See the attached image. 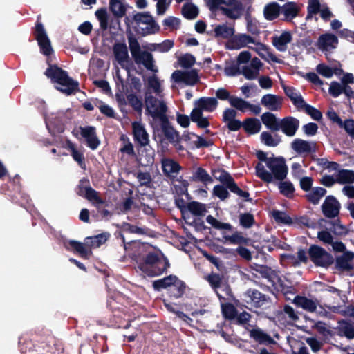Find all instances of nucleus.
Listing matches in <instances>:
<instances>
[{
	"label": "nucleus",
	"instance_id": "50",
	"mask_svg": "<svg viewBox=\"0 0 354 354\" xmlns=\"http://www.w3.org/2000/svg\"><path fill=\"white\" fill-rule=\"evenodd\" d=\"M173 279H174V275L170 274L162 279L155 280L153 281L152 286L156 291H160L162 289H167V292L169 285L171 284Z\"/></svg>",
	"mask_w": 354,
	"mask_h": 354
},
{
	"label": "nucleus",
	"instance_id": "15",
	"mask_svg": "<svg viewBox=\"0 0 354 354\" xmlns=\"http://www.w3.org/2000/svg\"><path fill=\"white\" fill-rule=\"evenodd\" d=\"M299 127V120L292 116H287L280 120L279 130L287 136L295 135Z\"/></svg>",
	"mask_w": 354,
	"mask_h": 354
},
{
	"label": "nucleus",
	"instance_id": "20",
	"mask_svg": "<svg viewBox=\"0 0 354 354\" xmlns=\"http://www.w3.org/2000/svg\"><path fill=\"white\" fill-rule=\"evenodd\" d=\"M132 128L134 140L141 147L148 145L149 142V134L145 127L140 123L135 122L132 124Z\"/></svg>",
	"mask_w": 354,
	"mask_h": 354
},
{
	"label": "nucleus",
	"instance_id": "56",
	"mask_svg": "<svg viewBox=\"0 0 354 354\" xmlns=\"http://www.w3.org/2000/svg\"><path fill=\"white\" fill-rule=\"evenodd\" d=\"M223 279V275L214 272L210 273L205 277V279L209 283L212 288L216 292V290L221 286Z\"/></svg>",
	"mask_w": 354,
	"mask_h": 354
},
{
	"label": "nucleus",
	"instance_id": "4",
	"mask_svg": "<svg viewBox=\"0 0 354 354\" xmlns=\"http://www.w3.org/2000/svg\"><path fill=\"white\" fill-rule=\"evenodd\" d=\"M170 264L166 257L160 258L155 252H149L140 263L138 268L147 276L156 277L167 271Z\"/></svg>",
	"mask_w": 354,
	"mask_h": 354
},
{
	"label": "nucleus",
	"instance_id": "13",
	"mask_svg": "<svg viewBox=\"0 0 354 354\" xmlns=\"http://www.w3.org/2000/svg\"><path fill=\"white\" fill-rule=\"evenodd\" d=\"M341 205L337 198L332 196H327L322 205L324 215L328 218H333L338 216Z\"/></svg>",
	"mask_w": 354,
	"mask_h": 354
},
{
	"label": "nucleus",
	"instance_id": "34",
	"mask_svg": "<svg viewBox=\"0 0 354 354\" xmlns=\"http://www.w3.org/2000/svg\"><path fill=\"white\" fill-rule=\"evenodd\" d=\"M234 34V28L225 24L217 25L214 29V36L217 39H227Z\"/></svg>",
	"mask_w": 354,
	"mask_h": 354
},
{
	"label": "nucleus",
	"instance_id": "37",
	"mask_svg": "<svg viewBox=\"0 0 354 354\" xmlns=\"http://www.w3.org/2000/svg\"><path fill=\"white\" fill-rule=\"evenodd\" d=\"M110 236L108 232L101 233L93 236L86 237L85 239V245L88 248H97L104 243Z\"/></svg>",
	"mask_w": 354,
	"mask_h": 354
},
{
	"label": "nucleus",
	"instance_id": "47",
	"mask_svg": "<svg viewBox=\"0 0 354 354\" xmlns=\"http://www.w3.org/2000/svg\"><path fill=\"white\" fill-rule=\"evenodd\" d=\"M339 184H351L354 182V171L348 169H340L336 175Z\"/></svg>",
	"mask_w": 354,
	"mask_h": 354
},
{
	"label": "nucleus",
	"instance_id": "9",
	"mask_svg": "<svg viewBox=\"0 0 354 354\" xmlns=\"http://www.w3.org/2000/svg\"><path fill=\"white\" fill-rule=\"evenodd\" d=\"M133 20L137 26H140V24L147 25V27L140 28V33L142 36L155 34L160 31L159 25L149 12H136L133 16Z\"/></svg>",
	"mask_w": 354,
	"mask_h": 354
},
{
	"label": "nucleus",
	"instance_id": "2",
	"mask_svg": "<svg viewBox=\"0 0 354 354\" xmlns=\"http://www.w3.org/2000/svg\"><path fill=\"white\" fill-rule=\"evenodd\" d=\"M266 165L271 172L268 171L261 162H258L255 166L256 176L263 182L270 183L274 178L283 180L286 178L288 169L283 157H270Z\"/></svg>",
	"mask_w": 354,
	"mask_h": 354
},
{
	"label": "nucleus",
	"instance_id": "60",
	"mask_svg": "<svg viewBox=\"0 0 354 354\" xmlns=\"http://www.w3.org/2000/svg\"><path fill=\"white\" fill-rule=\"evenodd\" d=\"M248 104L249 102L234 95L230 100V104L241 112H245L246 109H248Z\"/></svg>",
	"mask_w": 354,
	"mask_h": 354
},
{
	"label": "nucleus",
	"instance_id": "62",
	"mask_svg": "<svg viewBox=\"0 0 354 354\" xmlns=\"http://www.w3.org/2000/svg\"><path fill=\"white\" fill-rule=\"evenodd\" d=\"M196 62L194 55L189 53L185 54L178 58V63L184 68H189Z\"/></svg>",
	"mask_w": 354,
	"mask_h": 354
},
{
	"label": "nucleus",
	"instance_id": "25",
	"mask_svg": "<svg viewBox=\"0 0 354 354\" xmlns=\"http://www.w3.org/2000/svg\"><path fill=\"white\" fill-rule=\"evenodd\" d=\"M339 326L337 335L339 336H345L348 339H354V323L344 319L338 322Z\"/></svg>",
	"mask_w": 354,
	"mask_h": 354
},
{
	"label": "nucleus",
	"instance_id": "21",
	"mask_svg": "<svg viewBox=\"0 0 354 354\" xmlns=\"http://www.w3.org/2000/svg\"><path fill=\"white\" fill-rule=\"evenodd\" d=\"M337 44V36L332 33H325L319 37L317 46L319 50H328L329 48H335Z\"/></svg>",
	"mask_w": 354,
	"mask_h": 354
},
{
	"label": "nucleus",
	"instance_id": "30",
	"mask_svg": "<svg viewBox=\"0 0 354 354\" xmlns=\"http://www.w3.org/2000/svg\"><path fill=\"white\" fill-rule=\"evenodd\" d=\"M243 128L249 135L259 133L261 129V123L256 118H247L243 120Z\"/></svg>",
	"mask_w": 354,
	"mask_h": 354
},
{
	"label": "nucleus",
	"instance_id": "48",
	"mask_svg": "<svg viewBox=\"0 0 354 354\" xmlns=\"http://www.w3.org/2000/svg\"><path fill=\"white\" fill-rule=\"evenodd\" d=\"M261 140L263 143L268 147H277L281 141L279 135L274 136L268 131H263L261 134Z\"/></svg>",
	"mask_w": 354,
	"mask_h": 354
},
{
	"label": "nucleus",
	"instance_id": "41",
	"mask_svg": "<svg viewBox=\"0 0 354 354\" xmlns=\"http://www.w3.org/2000/svg\"><path fill=\"white\" fill-rule=\"evenodd\" d=\"M66 148L71 151V155L72 156L73 160L76 161L81 167H83V165H85L84 156L83 153L77 151L75 145L70 140H66Z\"/></svg>",
	"mask_w": 354,
	"mask_h": 354
},
{
	"label": "nucleus",
	"instance_id": "7",
	"mask_svg": "<svg viewBox=\"0 0 354 354\" xmlns=\"http://www.w3.org/2000/svg\"><path fill=\"white\" fill-rule=\"evenodd\" d=\"M308 254L310 260L316 267L327 269L335 262V259L330 252L316 244L310 245Z\"/></svg>",
	"mask_w": 354,
	"mask_h": 354
},
{
	"label": "nucleus",
	"instance_id": "19",
	"mask_svg": "<svg viewBox=\"0 0 354 354\" xmlns=\"http://www.w3.org/2000/svg\"><path fill=\"white\" fill-rule=\"evenodd\" d=\"M282 97L274 94H266L261 100V104L271 111H277L281 109Z\"/></svg>",
	"mask_w": 354,
	"mask_h": 354
},
{
	"label": "nucleus",
	"instance_id": "10",
	"mask_svg": "<svg viewBox=\"0 0 354 354\" xmlns=\"http://www.w3.org/2000/svg\"><path fill=\"white\" fill-rule=\"evenodd\" d=\"M245 301L257 308H264L271 303L270 297L254 288H249L244 293Z\"/></svg>",
	"mask_w": 354,
	"mask_h": 354
},
{
	"label": "nucleus",
	"instance_id": "63",
	"mask_svg": "<svg viewBox=\"0 0 354 354\" xmlns=\"http://www.w3.org/2000/svg\"><path fill=\"white\" fill-rule=\"evenodd\" d=\"M314 328H316L318 333L324 337H333L335 335V333L333 330L328 329L326 326V324L322 321L317 322L315 324Z\"/></svg>",
	"mask_w": 354,
	"mask_h": 354
},
{
	"label": "nucleus",
	"instance_id": "14",
	"mask_svg": "<svg viewBox=\"0 0 354 354\" xmlns=\"http://www.w3.org/2000/svg\"><path fill=\"white\" fill-rule=\"evenodd\" d=\"M113 51L115 59L122 68L129 70L125 63L132 64L128 53V48L125 43H115L113 45Z\"/></svg>",
	"mask_w": 354,
	"mask_h": 354
},
{
	"label": "nucleus",
	"instance_id": "1",
	"mask_svg": "<svg viewBox=\"0 0 354 354\" xmlns=\"http://www.w3.org/2000/svg\"><path fill=\"white\" fill-rule=\"evenodd\" d=\"M212 174L215 179L222 183V185H216L214 187L212 192L214 196L221 201H225L230 196L227 190L229 189L232 193L243 198L245 201L250 203L252 201V199L250 197V193L240 189L230 174L225 169H212Z\"/></svg>",
	"mask_w": 354,
	"mask_h": 354
},
{
	"label": "nucleus",
	"instance_id": "64",
	"mask_svg": "<svg viewBox=\"0 0 354 354\" xmlns=\"http://www.w3.org/2000/svg\"><path fill=\"white\" fill-rule=\"evenodd\" d=\"M317 72L322 76L329 78L331 77L334 73H335L331 67L324 64H319L316 67Z\"/></svg>",
	"mask_w": 354,
	"mask_h": 354
},
{
	"label": "nucleus",
	"instance_id": "40",
	"mask_svg": "<svg viewBox=\"0 0 354 354\" xmlns=\"http://www.w3.org/2000/svg\"><path fill=\"white\" fill-rule=\"evenodd\" d=\"M220 10L222 11L223 14L228 18L236 19L241 16V11L243 10V5L241 2H238L233 5V8H232L221 6L220 7Z\"/></svg>",
	"mask_w": 354,
	"mask_h": 354
},
{
	"label": "nucleus",
	"instance_id": "33",
	"mask_svg": "<svg viewBox=\"0 0 354 354\" xmlns=\"http://www.w3.org/2000/svg\"><path fill=\"white\" fill-rule=\"evenodd\" d=\"M161 163L162 171L166 176H171V174L178 173L181 169L179 163L170 158H163Z\"/></svg>",
	"mask_w": 354,
	"mask_h": 354
},
{
	"label": "nucleus",
	"instance_id": "38",
	"mask_svg": "<svg viewBox=\"0 0 354 354\" xmlns=\"http://www.w3.org/2000/svg\"><path fill=\"white\" fill-rule=\"evenodd\" d=\"M285 94L292 101V104L298 109L304 102L302 96L296 92V89L292 86L282 85Z\"/></svg>",
	"mask_w": 354,
	"mask_h": 354
},
{
	"label": "nucleus",
	"instance_id": "23",
	"mask_svg": "<svg viewBox=\"0 0 354 354\" xmlns=\"http://www.w3.org/2000/svg\"><path fill=\"white\" fill-rule=\"evenodd\" d=\"M292 40V37L289 31H284L280 36H274L272 38V45L280 52H285L287 50L288 44Z\"/></svg>",
	"mask_w": 354,
	"mask_h": 354
},
{
	"label": "nucleus",
	"instance_id": "35",
	"mask_svg": "<svg viewBox=\"0 0 354 354\" xmlns=\"http://www.w3.org/2000/svg\"><path fill=\"white\" fill-rule=\"evenodd\" d=\"M127 39L129 43V50L131 55L133 57L136 62H138V55L142 53L140 49V44L133 33L129 31L127 32Z\"/></svg>",
	"mask_w": 354,
	"mask_h": 354
},
{
	"label": "nucleus",
	"instance_id": "46",
	"mask_svg": "<svg viewBox=\"0 0 354 354\" xmlns=\"http://www.w3.org/2000/svg\"><path fill=\"white\" fill-rule=\"evenodd\" d=\"M297 109L304 110L314 120L320 121L322 119V113L315 107L306 103L305 101Z\"/></svg>",
	"mask_w": 354,
	"mask_h": 354
},
{
	"label": "nucleus",
	"instance_id": "24",
	"mask_svg": "<svg viewBox=\"0 0 354 354\" xmlns=\"http://www.w3.org/2000/svg\"><path fill=\"white\" fill-rule=\"evenodd\" d=\"M250 336L259 344L270 345L274 344L276 342L268 333L260 328H253L250 330Z\"/></svg>",
	"mask_w": 354,
	"mask_h": 354
},
{
	"label": "nucleus",
	"instance_id": "29",
	"mask_svg": "<svg viewBox=\"0 0 354 354\" xmlns=\"http://www.w3.org/2000/svg\"><path fill=\"white\" fill-rule=\"evenodd\" d=\"M293 303L297 307H301L310 313L315 312L317 309L316 303L305 296L297 295L293 299Z\"/></svg>",
	"mask_w": 354,
	"mask_h": 354
},
{
	"label": "nucleus",
	"instance_id": "55",
	"mask_svg": "<svg viewBox=\"0 0 354 354\" xmlns=\"http://www.w3.org/2000/svg\"><path fill=\"white\" fill-rule=\"evenodd\" d=\"M266 279L268 280L269 282L271 283L272 287H274L276 289H283L285 286L283 281L279 275V272L277 270L272 269L271 272H270Z\"/></svg>",
	"mask_w": 354,
	"mask_h": 354
},
{
	"label": "nucleus",
	"instance_id": "61",
	"mask_svg": "<svg viewBox=\"0 0 354 354\" xmlns=\"http://www.w3.org/2000/svg\"><path fill=\"white\" fill-rule=\"evenodd\" d=\"M201 254L206 258L211 263H212L218 271H223L225 269V266L222 261L218 257L209 254L206 250H201Z\"/></svg>",
	"mask_w": 354,
	"mask_h": 354
},
{
	"label": "nucleus",
	"instance_id": "49",
	"mask_svg": "<svg viewBox=\"0 0 354 354\" xmlns=\"http://www.w3.org/2000/svg\"><path fill=\"white\" fill-rule=\"evenodd\" d=\"M278 187L280 194L283 196L288 198H292L294 197L295 189L292 182L289 180H280Z\"/></svg>",
	"mask_w": 354,
	"mask_h": 354
},
{
	"label": "nucleus",
	"instance_id": "53",
	"mask_svg": "<svg viewBox=\"0 0 354 354\" xmlns=\"http://www.w3.org/2000/svg\"><path fill=\"white\" fill-rule=\"evenodd\" d=\"M272 214L274 221L279 224L290 225L294 223L292 218L285 212L273 210Z\"/></svg>",
	"mask_w": 354,
	"mask_h": 354
},
{
	"label": "nucleus",
	"instance_id": "42",
	"mask_svg": "<svg viewBox=\"0 0 354 354\" xmlns=\"http://www.w3.org/2000/svg\"><path fill=\"white\" fill-rule=\"evenodd\" d=\"M181 13L185 19L192 20L198 17L199 10L192 3H185L182 7Z\"/></svg>",
	"mask_w": 354,
	"mask_h": 354
},
{
	"label": "nucleus",
	"instance_id": "16",
	"mask_svg": "<svg viewBox=\"0 0 354 354\" xmlns=\"http://www.w3.org/2000/svg\"><path fill=\"white\" fill-rule=\"evenodd\" d=\"M354 259V252L351 251L344 252L342 255L335 259V268L341 272L351 271L354 267L352 261Z\"/></svg>",
	"mask_w": 354,
	"mask_h": 354
},
{
	"label": "nucleus",
	"instance_id": "39",
	"mask_svg": "<svg viewBox=\"0 0 354 354\" xmlns=\"http://www.w3.org/2000/svg\"><path fill=\"white\" fill-rule=\"evenodd\" d=\"M326 194V189L322 187H316L312 189V191L306 194V198L308 202L313 205L319 203L321 198Z\"/></svg>",
	"mask_w": 354,
	"mask_h": 354
},
{
	"label": "nucleus",
	"instance_id": "52",
	"mask_svg": "<svg viewBox=\"0 0 354 354\" xmlns=\"http://www.w3.org/2000/svg\"><path fill=\"white\" fill-rule=\"evenodd\" d=\"M245 46L246 42L244 38V34H239L232 37L227 44V48L231 50L240 49Z\"/></svg>",
	"mask_w": 354,
	"mask_h": 354
},
{
	"label": "nucleus",
	"instance_id": "12",
	"mask_svg": "<svg viewBox=\"0 0 354 354\" xmlns=\"http://www.w3.org/2000/svg\"><path fill=\"white\" fill-rule=\"evenodd\" d=\"M81 136L84 138L86 145L92 150L96 149L100 145V140L97 136L96 128L93 126L80 127Z\"/></svg>",
	"mask_w": 354,
	"mask_h": 354
},
{
	"label": "nucleus",
	"instance_id": "31",
	"mask_svg": "<svg viewBox=\"0 0 354 354\" xmlns=\"http://www.w3.org/2000/svg\"><path fill=\"white\" fill-rule=\"evenodd\" d=\"M281 13V6L277 2H271L264 7L263 14L267 20L276 19Z\"/></svg>",
	"mask_w": 354,
	"mask_h": 354
},
{
	"label": "nucleus",
	"instance_id": "18",
	"mask_svg": "<svg viewBox=\"0 0 354 354\" xmlns=\"http://www.w3.org/2000/svg\"><path fill=\"white\" fill-rule=\"evenodd\" d=\"M291 147L298 154H309L316 151L315 142H310L300 138L295 139L291 143Z\"/></svg>",
	"mask_w": 354,
	"mask_h": 354
},
{
	"label": "nucleus",
	"instance_id": "22",
	"mask_svg": "<svg viewBox=\"0 0 354 354\" xmlns=\"http://www.w3.org/2000/svg\"><path fill=\"white\" fill-rule=\"evenodd\" d=\"M300 11V7L294 1H288L281 6L282 20L290 22L295 18Z\"/></svg>",
	"mask_w": 354,
	"mask_h": 354
},
{
	"label": "nucleus",
	"instance_id": "57",
	"mask_svg": "<svg viewBox=\"0 0 354 354\" xmlns=\"http://www.w3.org/2000/svg\"><path fill=\"white\" fill-rule=\"evenodd\" d=\"M84 192L85 195L84 198H86L88 201L97 204H104L105 203V201L99 196V193L91 187L86 189Z\"/></svg>",
	"mask_w": 354,
	"mask_h": 354
},
{
	"label": "nucleus",
	"instance_id": "5",
	"mask_svg": "<svg viewBox=\"0 0 354 354\" xmlns=\"http://www.w3.org/2000/svg\"><path fill=\"white\" fill-rule=\"evenodd\" d=\"M161 135H158L159 142L162 150L168 148L169 143L171 144L177 151H184L185 148L181 145L180 133L174 129L169 120L162 121L160 124Z\"/></svg>",
	"mask_w": 354,
	"mask_h": 354
},
{
	"label": "nucleus",
	"instance_id": "36",
	"mask_svg": "<svg viewBox=\"0 0 354 354\" xmlns=\"http://www.w3.org/2000/svg\"><path fill=\"white\" fill-rule=\"evenodd\" d=\"M191 180L194 182H201L204 185L213 183L212 177L207 173V171L203 167H198L194 172Z\"/></svg>",
	"mask_w": 354,
	"mask_h": 354
},
{
	"label": "nucleus",
	"instance_id": "26",
	"mask_svg": "<svg viewBox=\"0 0 354 354\" xmlns=\"http://www.w3.org/2000/svg\"><path fill=\"white\" fill-rule=\"evenodd\" d=\"M68 249H71L74 252L77 253L81 257L84 259H88L91 251L88 249L84 243L75 240H70L67 242Z\"/></svg>",
	"mask_w": 354,
	"mask_h": 354
},
{
	"label": "nucleus",
	"instance_id": "45",
	"mask_svg": "<svg viewBox=\"0 0 354 354\" xmlns=\"http://www.w3.org/2000/svg\"><path fill=\"white\" fill-rule=\"evenodd\" d=\"M138 58L139 62H136V64H142L147 70L157 71V70L154 68L153 57L151 53L142 51V53L138 55Z\"/></svg>",
	"mask_w": 354,
	"mask_h": 354
},
{
	"label": "nucleus",
	"instance_id": "28",
	"mask_svg": "<svg viewBox=\"0 0 354 354\" xmlns=\"http://www.w3.org/2000/svg\"><path fill=\"white\" fill-rule=\"evenodd\" d=\"M218 100L215 97H202L194 102V106H199L204 111L212 112L218 106Z\"/></svg>",
	"mask_w": 354,
	"mask_h": 354
},
{
	"label": "nucleus",
	"instance_id": "51",
	"mask_svg": "<svg viewBox=\"0 0 354 354\" xmlns=\"http://www.w3.org/2000/svg\"><path fill=\"white\" fill-rule=\"evenodd\" d=\"M100 22V27L102 30H106L109 28V15L106 8H101L95 13Z\"/></svg>",
	"mask_w": 354,
	"mask_h": 354
},
{
	"label": "nucleus",
	"instance_id": "3",
	"mask_svg": "<svg viewBox=\"0 0 354 354\" xmlns=\"http://www.w3.org/2000/svg\"><path fill=\"white\" fill-rule=\"evenodd\" d=\"M49 67L44 72V75L50 79L53 83H56L62 87H56L62 93L70 95L79 91V83L69 77L68 72L56 64H51L48 59Z\"/></svg>",
	"mask_w": 354,
	"mask_h": 354
},
{
	"label": "nucleus",
	"instance_id": "44",
	"mask_svg": "<svg viewBox=\"0 0 354 354\" xmlns=\"http://www.w3.org/2000/svg\"><path fill=\"white\" fill-rule=\"evenodd\" d=\"M109 10L117 19L124 16L127 8L119 0H110Z\"/></svg>",
	"mask_w": 354,
	"mask_h": 354
},
{
	"label": "nucleus",
	"instance_id": "54",
	"mask_svg": "<svg viewBox=\"0 0 354 354\" xmlns=\"http://www.w3.org/2000/svg\"><path fill=\"white\" fill-rule=\"evenodd\" d=\"M206 221L216 230H227L229 231H233L234 230L230 223L221 222L212 215H208L206 217Z\"/></svg>",
	"mask_w": 354,
	"mask_h": 354
},
{
	"label": "nucleus",
	"instance_id": "6",
	"mask_svg": "<svg viewBox=\"0 0 354 354\" xmlns=\"http://www.w3.org/2000/svg\"><path fill=\"white\" fill-rule=\"evenodd\" d=\"M146 111L154 120H158L160 122L169 119L167 115L168 107L163 100H160L151 94L145 95Z\"/></svg>",
	"mask_w": 354,
	"mask_h": 354
},
{
	"label": "nucleus",
	"instance_id": "59",
	"mask_svg": "<svg viewBox=\"0 0 354 354\" xmlns=\"http://www.w3.org/2000/svg\"><path fill=\"white\" fill-rule=\"evenodd\" d=\"M239 224L244 228L252 227L255 223V219L251 213H242L239 215Z\"/></svg>",
	"mask_w": 354,
	"mask_h": 354
},
{
	"label": "nucleus",
	"instance_id": "11",
	"mask_svg": "<svg viewBox=\"0 0 354 354\" xmlns=\"http://www.w3.org/2000/svg\"><path fill=\"white\" fill-rule=\"evenodd\" d=\"M171 77L177 83L183 82L189 86H194L200 81L196 69L188 71L176 70L172 73Z\"/></svg>",
	"mask_w": 354,
	"mask_h": 354
},
{
	"label": "nucleus",
	"instance_id": "27",
	"mask_svg": "<svg viewBox=\"0 0 354 354\" xmlns=\"http://www.w3.org/2000/svg\"><path fill=\"white\" fill-rule=\"evenodd\" d=\"M261 119L263 124L272 131L279 130L280 120L274 113L266 112L261 115Z\"/></svg>",
	"mask_w": 354,
	"mask_h": 354
},
{
	"label": "nucleus",
	"instance_id": "58",
	"mask_svg": "<svg viewBox=\"0 0 354 354\" xmlns=\"http://www.w3.org/2000/svg\"><path fill=\"white\" fill-rule=\"evenodd\" d=\"M127 100L129 105L134 111L141 113L142 111L143 104L140 99L134 93H130L127 95Z\"/></svg>",
	"mask_w": 354,
	"mask_h": 354
},
{
	"label": "nucleus",
	"instance_id": "43",
	"mask_svg": "<svg viewBox=\"0 0 354 354\" xmlns=\"http://www.w3.org/2000/svg\"><path fill=\"white\" fill-rule=\"evenodd\" d=\"M187 211L194 216H202L207 212V209L203 203L198 201H191L187 203Z\"/></svg>",
	"mask_w": 354,
	"mask_h": 354
},
{
	"label": "nucleus",
	"instance_id": "8",
	"mask_svg": "<svg viewBox=\"0 0 354 354\" xmlns=\"http://www.w3.org/2000/svg\"><path fill=\"white\" fill-rule=\"evenodd\" d=\"M41 19V16L39 15L37 17L35 27L32 28V34L37 41L40 52L46 56H49L53 52V49Z\"/></svg>",
	"mask_w": 354,
	"mask_h": 354
},
{
	"label": "nucleus",
	"instance_id": "17",
	"mask_svg": "<svg viewBox=\"0 0 354 354\" xmlns=\"http://www.w3.org/2000/svg\"><path fill=\"white\" fill-rule=\"evenodd\" d=\"M186 288L185 283L174 275V279L169 285L167 294L171 299H179L185 294Z\"/></svg>",
	"mask_w": 354,
	"mask_h": 354
},
{
	"label": "nucleus",
	"instance_id": "32",
	"mask_svg": "<svg viewBox=\"0 0 354 354\" xmlns=\"http://www.w3.org/2000/svg\"><path fill=\"white\" fill-rule=\"evenodd\" d=\"M223 237L225 241H229L230 243L234 245L238 244L248 245L251 243V239L250 238L243 236L242 232L239 231H234L232 235H227L223 232Z\"/></svg>",
	"mask_w": 354,
	"mask_h": 354
}]
</instances>
